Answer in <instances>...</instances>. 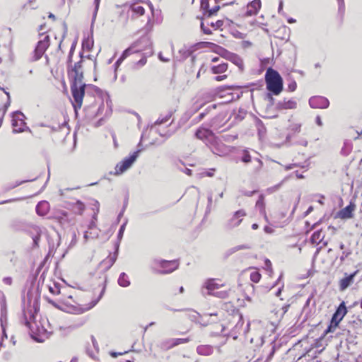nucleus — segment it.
<instances>
[{
  "label": "nucleus",
  "instance_id": "b1692460",
  "mask_svg": "<svg viewBox=\"0 0 362 362\" xmlns=\"http://www.w3.org/2000/svg\"><path fill=\"white\" fill-rule=\"evenodd\" d=\"M117 283L122 287H127L130 285V280L126 273L122 272L119 276Z\"/></svg>",
  "mask_w": 362,
  "mask_h": 362
},
{
  "label": "nucleus",
  "instance_id": "1a4fd4ad",
  "mask_svg": "<svg viewBox=\"0 0 362 362\" xmlns=\"http://www.w3.org/2000/svg\"><path fill=\"white\" fill-rule=\"evenodd\" d=\"M246 216V212L243 209L235 211L232 217L228 220L226 223V228L233 229L238 227L242 222L243 218Z\"/></svg>",
  "mask_w": 362,
  "mask_h": 362
},
{
  "label": "nucleus",
  "instance_id": "5701e85b",
  "mask_svg": "<svg viewBox=\"0 0 362 362\" xmlns=\"http://www.w3.org/2000/svg\"><path fill=\"white\" fill-rule=\"evenodd\" d=\"M324 238V235H322V230H317L313 233L310 238V242L313 244L318 245L320 243Z\"/></svg>",
  "mask_w": 362,
  "mask_h": 362
},
{
  "label": "nucleus",
  "instance_id": "ddd939ff",
  "mask_svg": "<svg viewBox=\"0 0 362 362\" xmlns=\"http://www.w3.org/2000/svg\"><path fill=\"white\" fill-rule=\"evenodd\" d=\"M141 42V40H139L134 42L133 44H132V45L126 49L123 52V53L120 56V57L117 60V62L115 63V66H119L122 62V61L125 58H127L129 55H130L131 54L139 52L141 51V49H139L138 47Z\"/></svg>",
  "mask_w": 362,
  "mask_h": 362
},
{
  "label": "nucleus",
  "instance_id": "5fc2aeb1",
  "mask_svg": "<svg viewBox=\"0 0 362 362\" xmlns=\"http://www.w3.org/2000/svg\"><path fill=\"white\" fill-rule=\"evenodd\" d=\"M264 230L266 233H268V234H272L274 232V230L272 228L267 226H264Z\"/></svg>",
  "mask_w": 362,
  "mask_h": 362
},
{
  "label": "nucleus",
  "instance_id": "a211bd4d",
  "mask_svg": "<svg viewBox=\"0 0 362 362\" xmlns=\"http://www.w3.org/2000/svg\"><path fill=\"white\" fill-rule=\"evenodd\" d=\"M49 204L46 201L40 202L36 206V212L40 216H45L49 211Z\"/></svg>",
  "mask_w": 362,
  "mask_h": 362
},
{
  "label": "nucleus",
  "instance_id": "8fccbe9b",
  "mask_svg": "<svg viewBox=\"0 0 362 362\" xmlns=\"http://www.w3.org/2000/svg\"><path fill=\"white\" fill-rule=\"evenodd\" d=\"M336 327H334V324H332L331 322L330 325L328 326V327L325 331V334H327V333L332 332L333 329H335Z\"/></svg>",
  "mask_w": 362,
  "mask_h": 362
},
{
  "label": "nucleus",
  "instance_id": "393cba45",
  "mask_svg": "<svg viewBox=\"0 0 362 362\" xmlns=\"http://www.w3.org/2000/svg\"><path fill=\"white\" fill-rule=\"evenodd\" d=\"M56 218L62 225L69 223V215L65 211H59L57 215H56Z\"/></svg>",
  "mask_w": 362,
  "mask_h": 362
},
{
  "label": "nucleus",
  "instance_id": "680f3d73",
  "mask_svg": "<svg viewBox=\"0 0 362 362\" xmlns=\"http://www.w3.org/2000/svg\"><path fill=\"white\" fill-rule=\"evenodd\" d=\"M226 78V75L217 76L215 77V80L217 81H223Z\"/></svg>",
  "mask_w": 362,
  "mask_h": 362
},
{
  "label": "nucleus",
  "instance_id": "338daca9",
  "mask_svg": "<svg viewBox=\"0 0 362 362\" xmlns=\"http://www.w3.org/2000/svg\"><path fill=\"white\" fill-rule=\"evenodd\" d=\"M295 174L298 179H303L304 178V175L301 173H299L298 171H296Z\"/></svg>",
  "mask_w": 362,
  "mask_h": 362
},
{
  "label": "nucleus",
  "instance_id": "ea45409f",
  "mask_svg": "<svg viewBox=\"0 0 362 362\" xmlns=\"http://www.w3.org/2000/svg\"><path fill=\"white\" fill-rule=\"evenodd\" d=\"M242 161L244 163H249L251 161V156L247 151H243V156L242 157Z\"/></svg>",
  "mask_w": 362,
  "mask_h": 362
},
{
  "label": "nucleus",
  "instance_id": "603ef678",
  "mask_svg": "<svg viewBox=\"0 0 362 362\" xmlns=\"http://www.w3.org/2000/svg\"><path fill=\"white\" fill-rule=\"evenodd\" d=\"M5 93L8 96V101L7 103L4 105V114L6 112L7 108L8 107V106L10 105V96H9V93L8 92H5Z\"/></svg>",
  "mask_w": 362,
  "mask_h": 362
},
{
  "label": "nucleus",
  "instance_id": "13d9d810",
  "mask_svg": "<svg viewBox=\"0 0 362 362\" xmlns=\"http://www.w3.org/2000/svg\"><path fill=\"white\" fill-rule=\"evenodd\" d=\"M3 281L7 285H11L12 284V279L11 277H5L4 278Z\"/></svg>",
  "mask_w": 362,
  "mask_h": 362
},
{
  "label": "nucleus",
  "instance_id": "864d4df0",
  "mask_svg": "<svg viewBox=\"0 0 362 362\" xmlns=\"http://www.w3.org/2000/svg\"><path fill=\"white\" fill-rule=\"evenodd\" d=\"M14 188H15V186L13 184H9V185H5L4 187V191L8 192Z\"/></svg>",
  "mask_w": 362,
  "mask_h": 362
},
{
  "label": "nucleus",
  "instance_id": "aec40b11",
  "mask_svg": "<svg viewBox=\"0 0 362 362\" xmlns=\"http://www.w3.org/2000/svg\"><path fill=\"white\" fill-rule=\"evenodd\" d=\"M61 300L66 305L71 307V310H70L71 312L76 313L83 312L81 308H78L77 306L72 304V303H75V302L73 300L71 296H69L67 298H64Z\"/></svg>",
  "mask_w": 362,
  "mask_h": 362
},
{
  "label": "nucleus",
  "instance_id": "e2e57ef3",
  "mask_svg": "<svg viewBox=\"0 0 362 362\" xmlns=\"http://www.w3.org/2000/svg\"><path fill=\"white\" fill-rule=\"evenodd\" d=\"M337 2L339 4V10L344 8V0H337Z\"/></svg>",
  "mask_w": 362,
  "mask_h": 362
},
{
  "label": "nucleus",
  "instance_id": "37998d69",
  "mask_svg": "<svg viewBox=\"0 0 362 362\" xmlns=\"http://www.w3.org/2000/svg\"><path fill=\"white\" fill-rule=\"evenodd\" d=\"M223 25V21H221V20L216 21L215 23H214V22L210 23V25L211 27L214 28L215 29L220 28Z\"/></svg>",
  "mask_w": 362,
  "mask_h": 362
},
{
  "label": "nucleus",
  "instance_id": "f704fd0d",
  "mask_svg": "<svg viewBox=\"0 0 362 362\" xmlns=\"http://www.w3.org/2000/svg\"><path fill=\"white\" fill-rule=\"evenodd\" d=\"M261 279V274L257 272H253L250 274V280L254 283H258Z\"/></svg>",
  "mask_w": 362,
  "mask_h": 362
},
{
  "label": "nucleus",
  "instance_id": "a19ab883",
  "mask_svg": "<svg viewBox=\"0 0 362 362\" xmlns=\"http://www.w3.org/2000/svg\"><path fill=\"white\" fill-rule=\"evenodd\" d=\"M272 348H271V351H270V352H269V355H268V356H267V358L266 359L267 362L269 361L272 358V357H273V356H274V353L276 351V346H275V344L274 343H272Z\"/></svg>",
  "mask_w": 362,
  "mask_h": 362
},
{
  "label": "nucleus",
  "instance_id": "cd10ccee",
  "mask_svg": "<svg viewBox=\"0 0 362 362\" xmlns=\"http://www.w3.org/2000/svg\"><path fill=\"white\" fill-rule=\"evenodd\" d=\"M49 291L53 295H59L61 293L60 284L57 282H53L52 284L47 286Z\"/></svg>",
  "mask_w": 362,
  "mask_h": 362
},
{
  "label": "nucleus",
  "instance_id": "774afa93",
  "mask_svg": "<svg viewBox=\"0 0 362 362\" xmlns=\"http://www.w3.org/2000/svg\"><path fill=\"white\" fill-rule=\"evenodd\" d=\"M257 163V170H259L261 168H262V161L259 160V159H256L255 160Z\"/></svg>",
  "mask_w": 362,
  "mask_h": 362
},
{
  "label": "nucleus",
  "instance_id": "2eb2a0df",
  "mask_svg": "<svg viewBox=\"0 0 362 362\" xmlns=\"http://www.w3.org/2000/svg\"><path fill=\"white\" fill-rule=\"evenodd\" d=\"M261 8V1L260 0H253L250 2L247 6V10L245 12V15L247 16H251L257 13L259 10Z\"/></svg>",
  "mask_w": 362,
  "mask_h": 362
},
{
  "label": "nucleus",
  "instance_id": "f8f14e48",
  "mask_svg": "<svg viewBox=\"0 0 362 362\" xmlns=\"http://www.w3.org/2000/svg\"><path fill=\"white\" fill-rule=\"evenodd\" d=\"M309 105L312 108L325 109L329 107V102L327 98L322 96H313L309 100Z\"/></svg>",
  "mask_w": 362,
  "mask_h": 362
},
{
  "label": "nucleus",
  "instance_id": "6ab92c4d",
  "mask_svg": "<svg viewBox=\"0 0 362 362\" xmlns=\"http://www.w3.org/2000/svg\"><path fill=\"white\" fill-rule=\"evenodd\" d=\"M197 352L202 356H210L214 352V349L210 345H199L197 348Z\"/></svg>",
  "mask_w": 362,
  "mask_h": 362
},
{
  "label": "nucleus",
  "instance_id": "c85d7f7f",
  "mask_svg": "<svg viewBox=\"0 0 362 362\" xmlns=\"http://www.w3.org/2000/svg\"><path fill=\"white\" fill-rule=\"evenodd\" d=\"M33 230L35 233V234L33 235V236L32 238L33 241V247H38V243L40 239L41 231H40V228H38V227L33 228Z\"/></svg>",
  "mask_w": 362,
  "mask_h": 362
},
{
  "label": "nucleus",
  "instance_id": "de8ad7c7",
  "mask_svg": "<svg viewBox=\"0 0 362 362\" xmlns=\"http://www.w3.org/2000/svg\"><path fill=\"white\" fill-rule=\"evenodd\" d=\"M234 63L240 68H242L243 66L242 59L237 56L234 57Z\"/></svg>",
  "mask_w": 362,
  "mask_h": 362
},
{
  "label": "nucleus",
  "instance_id": "4c0bfd02",
  "mask_svg": "<svg viewBox=\"0 0 362 362\" xmlns=\"http://www.w3.org/2000/svg\"><path fill=\"white\" fill-rule=\"evenodd\" d=\"M351 254V250L350 249H346L342 252V255L340 257L341 262H343Z\"/></svg>",
  "mask_w": 362,
  "mask_h": 362
},
{
  "label": "nucleus",
  "instance_id": "39448f33",
  "mask_svg": "<svg viewBox=\"0 0 362 362\" xmlns=\"http://www.w3.org/2000/svg\"><path fill=\"white\" fill-rule=\"evenodd\" d=\"M139 153L140 150L136 151L129 157L118 163L115 168L114 175H120L129 169L139 157Z\"/></svg>",
  "mask_w": 362,
  "mask_h": 362
},
{
  "label": "nucleus",
  "instance_id": "49530a36",
  "mask_svg": "<svg viewBox=\"0 0 362 362\" xmlns=\"http://www.w3.org/2000/svg\"><path fill=\"white\" fill-rule=\"evenodd\" d=\"M94 4H95V10H94V13H93V21L95 18L96 13L98 12V8H99L100 0H95Z\"/></svg>",
  "mask_w": 362,
  "mask_h": 362
},
{
  "label": "nucleus",
  "instance_id": "a878e982",
  "mask_svg": "<svg viewBox=\"0 0 362 362\" xmlns=\"http://www.w3.org/2000/svg\"><path fill=\"white\" fill-rule=\"evenodd\" d=\"M228 69L227 63H221L217 66H214L211 68L212 72L215 74L224 73Z\"/></svg>",
  "mask_w": 362,
  "mask_h": 362
},
{
  "label": "nucleus",
  "instance_id": "9d476101",
  "mask_svg": "<svg viewBox=\"0 0 362 362\" xmlns=\"http://www.w3.org/2000/svg\"><path fill=\"white\" fill-rule=\"evenodd\" d=\"M232 4V1L230 2H221V4H216V6L212 7L211 8H209V2L208 0H202L201 1V8L204 11V13L207 17H211V16L214 15L220 8L221 6H224L228 4Z\"/></svg>",
  "mask_w": 362,
  "mask_h": 362
},
{
  "label": "nucleus",
  "instance_id": "0eeeda50",
  "mask_svg": "<svg viewBox=\"0 0 362 362\" xmlns=\"http://www.w3.org/2000/svg\"><path fill=\"white\" fill-rule=\"evenodd\" d=\"M42 39L40 40L33 52V61L39 60L49 46V35H42Z\"/></svg>",
  "mask_w": 362,
  "mask_h": 362
},
{
  "label": "nucleus",
  "instance_id": "4d7b16f0",
  "mask_svg": "<svg viewBox=\"0 0 362 362\" xmlns=\"http://www.w3.org/2000/svg\"><path fill=\"white\" fill-rule=\"evenodd\" d=\"M158 58L160 61H162L163 62H168L170 61V59L168 58H165V57H163L162 53H160V52L158 54Z\"/></svg>",
  "mask_w": 362,
  "mask_h": 362
},
{
  "label": "nucleus",
  "instance_id": "7ed1b4c3",
  "mask_svg": "<svg viewBox=\"0 0 362 362\" xmlns=\"http://www.w3.org/2000/svg\"><path fill=\"white\" fill-rule=\"evenodd\" d=\"M267 88L274 95H279L283 90V79L279 72L268 68L265 74Z\"/></svg>",
  "mask_w": 362,
  "mask_h": 362
},
{
  "label": "nucleus",
  "instance_id": "09e8293b",
  "mask_svg": "<svg viewBox=\"0 0 362 362\" xmlns=\"http://www.w3.org/2000/svg\"><path fill=\"white\" fill-rule=\"evenodd\" d=\"M201 28H202L203 33L205 34H211V30L209 28H208L207 27H206L203 22L201 23Z\"/></svg>",
  "mask_w": 362,
  "mask_h": 362
},
{
  "label": "nucleus",
  "instance_id": "58836bf2",
  "mask_svg": "<svg viewBox=\"0 0 362 362\" xmlns=\"http://www.w3.org/2000/svg\"><path fill=\"white\" fill-rule=\"evenodd\" d=\"M207 201H208V203H207L206 212L210 213V211L211 210V206H212V194L211 192L209 193V194H208Z\"/></svg>",
  "mask_w": 362,
  "mask_h": 362
},
{
  "label": "nucleus",
  "instance_id": "c9c22d12",
  "mask_svg": "<svg viewBox=\"0 0 362 362\" xmlns=\"http://www.w3.org/2000/svg\"><path fill=\"white\" fill-rule=\"evenodd\" d=\"M126 224H127V222L124 223L121 226H120V228L118 231V234H117V238H118V240H119V241L122 240V237H123V234H124V230H125V227H126Z\"/></svg>",
  "mask_w": 362,
  "mask_h": 362
},
{
  "label": "nucleus",
  "instance_id": "412c9836",
  "mask_svg": "<svg viewBox=\"0 0 362 362\" xmlns=\"http://www.w3.org/2000/svg\"><path fill=\"white\" fill-rule=\"evenodd\" d=\"M130 9L136 17L143 16L145 13L144 8L138 3L132 4Z\"/></svg>",
  "mask_w": 362,
  "mask_h": 362
},
{
  "label": "nucleus",
  "instance_id": "72a5a7b5",
  "mask_svg": "<svg viewBox=\"0 0 362 362\" xmlns=\"http://www.w3.org/2000/svg\"><path fill=\"white\" fill-rule=\"evenodd\" d=\"M188 341H189V338L173 339L172 340L171 346H177V345H179L180 344L187 343Z\"/></svg>",
  "mask_w": 362,
  "mask_h": 362
},
{
  "label": "nucleus",
  "instance_id": "6e6d98bb",
  "mask_svg": "<svg viewBox=\"0 0 362 362\" xmlns=\"http://www.w3.org/2000/svg\"><path fill=\"white\" fill-rule=\"evenodd\" d=\"M1 315H4V313H6V302L4 300H2L1 303Z\"/></svg>",
  "mask_w": 362,
  "mask_h": 362
},
{
  "label": "nucleus",
  "instance_id": "473e14b6",
  "mask_svg": "<svg viewBox=\"0 0 362 362\" xmlns=\"http://www.w3.org/2000/svg\"><path fill=\"white\" fill-rule=\"evenodd\" d=\"M118 250H119V243H117L116 245H115V252H114V254L112 255H110L109 257V261L110 262V267L113 265V264L115 262L117 258V255H118Z\"/></svg>",
  "mask_w": 362,
  "mask_h": 362
},
{
  "label": "nucleus",
  "instance_id": "c03bdc74",
  "mask_svg": "<svg viewBox=\"0 0 362 362\" xmlns=\"http://www.w3.org/2000/svg\"><path fill=\"white\" fill-rule=\"evenodd\" d=\"M146 63V57H143L140 60H139L134 65V68H136V66H143Z\"/></svg>",
  "mask_w": 362,
  "mask_h": 362
},
{
  "label": "nucleus",
  "instance_id": "f3484780",
  "mask_svg": "<svg viewBox=\"0 0 362 362\" xmlns=\"http://www.w3.org/2000/svg\"><path fill=\"white\" fill-rule=\"evenodd\" d=\"M297 107V103L295 100H282L279 101L276 105V108L278 110H288V109H295Z\"/></svg>",
  "mask_w": 362,
  "mask_h": 362
},
{
  "label": "nucleus",
  "instance_id": "79ce46f5",
  "mask_svg": "<svg viewBox=\"0 0 362 362\" xmlns=\"http://www.w3.org/2000/svg\"><path fill=\"white\" fill-rule=\"evenodd\" d=\"M301 125L300 124H293L291 125L290 129L293 133H298L300 131Z\"/></svg>",
  "mask_w": 362,
  "mask_h": 362
},
{
  "label": "nucleus",
  "instance_id": "2f4dec72",
  "mask_svg": "<svg viewBox=\"0 0 362 362\" xmlns=\"http://www.w3.org/2000/svg\"><path fill=\"white\" fill-rule=\"evenodd\" d=\"M98 236V232L95 231H86L83 235L85 242H87L89 239L95 238Z\"/></svg>",
  "mask_w": 362,
  "mask_h": 362
},
{
  "label": "nucleus",
  "instance_id": "0e129e2a",
  "mask_svg": "<svg viewBox=\"0 0 362 362\" xmlns=\"http://www.w3.org/2000/svg\"><path fill=\"white\" fill-rule=\"evenodd\" d=\"M298 144L303 146H306L308 145V141L305 139H301L298 142Z\"/></svg>",
  "mask_w": 362,
  "mask_h": 362
},
{
  "label": "nucleus",
  "instance_id": "3c124183",
  "mask_svg": "<svg viewBox=\"0 0 362 362\" xmlns=\"http://www.w3.org/2000/svg\"><path fill=\"white\" fill-rule=\"evenodd\" d=\"M76 207L80 211V212H82L84 210V209H85L84 204L81 202H80V201H78L76 202Z\"/></svg>",
  "mask_w": 362,
  "mask_h": 362
},
{
  "label": "nucleus",
  "instance_id": "bf43d9fd",
  "mask_svg": "<svg viewBox=\"0 0 362 362\" xmlns=\"http://www.w3.org/2000/svg\"><path fill=\"white\" fill-rule=\"evenodd\" d=\"M91 341H92L93 347L96 349H98V345L97 341L93 336H91Z\"/></svg>",
  "mask_w": 362,
  "mask_h": 362
},
{
  "label": "nucleus",
  "instance_id": "bb28decb",
  "mask_svg": "<svg viewBox=\"0 0 362 362\" xmlns=\"http://www.w3.org/2000/svg\"><path fill=\"white\" fill-rule=\"evenodd\" d=\"M256 207L259 209L260 211L264 214V219L267 222H269L268 218L265 213L264 209V197L263 195H260L259 199L256 202Z\"/></svg>",
  "mask_w": 362,
  "mask_h": 362
},
{
  "label": "nucleus",
  "instance_id": "7c9ffc66",
  "mask_svg": "<svg viewBox=\"0 0 362 362\" xmlns=\"http://www.w3.org/2000/svg\"><path fill=\"white\" fill-rule=\"evenodd\" d=\"M250 248V246L249 245H246V244L237 245L235 247L230 248L228 251V255H231V254L235 253L241 250H247Z\"/></svg>",
  "mask_w": 362,
  "mask_h": 362
},
{
  "label": "nucleus",
  "instance_id": "dca6fc26",
  "mask_svg": "<svg viewBox=\"0 0 362 362\" xmlns=\"http://www.w3.org/2000/svg\"><path fill=\"white\" fill-rule=\"evenodd\" d=\"M358 271L354 273L346 275L344 278L341 279L339 281V288L341 291L346 290L354 281V279Z\"/></svg>",
  "mask_w": 362,
  "mask_h": 362
},
{
  "label": "nucleus",
  "instance_id": "20e7f679",
  "mask_svg": "<svg viewBox=\"0 0 362 362\" xmlns=\"http://www.w3.org/2000/svg\"><path fill=\"white\" fill-rule=\"evenodd\" d=\"M178 267L177 261H167L164 259H155L152 262L151 268L158 274L171 273Z\"/></svg>",
  "mask_w": 362,
  "mask_h": 362
},
{
  "label": "nucleus",
  "instance_id": "423d86ee",
  "mask_svg": "<svg viewBox=\"0 0 362 362\" xmlns=\"http://www.w3.org/2000/svg\"><path fill=\"white\" fill-rule=\"evenodd\" d=\"M25 117L20 111L14 112L12 114V126L13 127V132L19 133L25 130L26 123L25 122Z\"/></svg>",
  "mask_w": 362,
  "mask_h": 362
},
{
  "label": "nucleus",
  "instance_id": "c756f323",
  "mask_svg": "<svg viewBox=\"0 0 362 362\" xmlns=\"http://www.w3.org/2000/svg\"><path fill=\"white\" fill-rule=\"evenodd\" d=\"M172 116L171 113H168L165 116H160L154 123V125H160L163 124H165L169 121Z\"/></svg>",
  "mask_w": 362,
  "mask_h": 362
},
{
  "label": "nucleus",
  "instance_id": "4468645a",
  "mask_svg": "<svg viewBox=\"0 0 362 362\" xmlns=\"http://www.w3.org/2000/svg\"><path fill=\"white\" fill-rule=\"evenodd\" d=\"M356 209V205L353 202L346 206L345 208L338 211L337 217L341 219H349L354 216V211Z\"/></svg>",
  "mask_w": 362,
  "mask_h": 362
},
{
  "label": "nucleus",
  "instance_id": "f03ea898",
  "mask_svg": "<svg viewBox=\"0 0 362 362\" xmlns=\"http://www.w3.org/2000/svg\"><path fill=\"white\" fill-rule=\"evenodd\" d=\"M195 136L197 139L205 142L214 154L221 156L223 153L224 151L223 148L225 147L224 145L218 141L214 134L211 130L206 128H199L195 132Z\"/></svg>",
  "mask_w": 362,
  "mask_h": 362
},
{
  "label": "nucleus",
  "instance_id": "69168bd1",
  "mask_svg": "<svg viewBox=\"0 0 362 362\" xmlns=\"http://www.w3.org/2000/svg\"><path fill=\"white\" fill-rule=\"evenodd\" d=\"M255 192H256V191H255V190L252 191V192L247 191V192H244V194H245V196H247V197H251V196H252Z\"/></svg>",
  "mask_w": 362,
  "mask_h": 362
},
{
  "label": "nucleus",
  "instance_id": "9b49d317",
  "mask_svg": "<svg viewBox=\"0 0 362 362\" xmlns=\"http://www.w3.org/2000/svg\"><path fill=\"white\" fill-rule=\"evenodd\" d=\"M347 313V309L344 302H341L332 317V323L334 327H337L339 323Z\"/></svg>",
  "mask_w": 362,
  "mask_h": 362
},
{
  "label": "nucleus",
  "instance_id": "052dcab7",
  "mask_svg": "<svg viewBox=\"0 0 362 362\" xmlns=\"http://www.w3.org/2000/svg\"><path fill=\"white\" fill-rule=\"evenodd\" d=\"M264 264H265V266L266 267L269 269V270H272V262H270V260H269L268 259H267L264 262Z\"/></svg>",
  "mask_w": 362,
  "mask_h": 362
},
{
  "label": "nucleus",
  "instance_id": "4be33fe9",
  "mask_svg": "<svg viewBox=\"0 0 362 362\" xmlns=\"http://www.w3.org/2000/svg\"><path fill=\"white\" fill-rule=\"evenodd\" d=\"M36 312H37L36 309H35V312H33V309L24 310L25 324L27 327H30V322L34 320L35 313H36Z\"/></svg>",
  "mask_w": 362,
  "mask_h": 362
},
{
  "label": "nucleus",
  "instance_id": "f257e3e1",
  "mask_svg": "<svg viewBox=\"0 0 362 362\" xmlns=\"http://www.w3.org/2000/svg\"><path fill=\"white\" fill-rule=\"evenodd\" d=\"M70 76L73 78L71 86V90L74 98L73 106L75 112L80 109L83 103V98L85 95V88L86 84L83 83V75L81 71V62H78L74 64L71 69Z\"/></svg>",
  "mask_w": 362,
  "mask_h": 362
},
{
  "label": "nucleus",
  "instance_id": "e433bc0d",
  "mask_svg": "<svg viewBox=\"0 0 362 362\" xmlns=\"http://www.w3.org/2000/svg\"><path fill=\"white\" fill-rule=\"evenodd\" d=\"M297 167L304 168L306 166L304 165H301L300 163H291V164L285 165L284 168L286 170H289L293 169V168H297Z\"/></svg>",
  "mask_w": 362,
  "mask_h": 362
},
{
  "label": "nucleus",
  "instance_id": "6e6552de",
  "mask_svg": "<svg viewBox=\"0 0 362 362\" xmlns=\"http://www.w3.org/2000/svg\"><path fill=\"white\" fill-rule=\"evenodd\" d=\"M223 285L218 284L216 279H207L203 286V288H205L207 290V294L208 295H213L215 296H218L220 298H223L226 296L225 292H216L215 293L214 291L216 289H218L221 286Z\"/></svg>",
  "mask_w": 362,
  "mask_h": 362
},
{
  "label": "nucleus",
  "instance_id": "a18cd8bd",
  "mask_svg": "<svg viewBox=\"0 0 362 362\" xmlns=\"http://www.w3.org/2000/svg\"><path fill=\"white\" fill-rule=\"evenodd\" d=\"M297 85L296 81H292L288 85V89L289 91H294L296 89Z\"/></svg>",
  "mask_w": 362,
  "mask_h": 362
}]
</instances>
